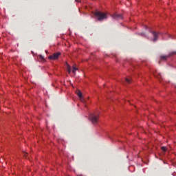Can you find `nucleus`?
I'll use <instances>...</instances> for the list:
<instances>
[{"label":"nucleus","instance_id":"obj_16","mask_svg":"<svg viewBox=\"0 0 176 176\" xmlns=\"http://www.w3.org/2000/svg\"><path fill=\"white\" fill-rule=\"evenodd\" d=\"M140 35H141L142 36H144V33H141Z\"/></svg>","mask_w":176,"mask_h":176},{"label":"nucleus","instance_id":"obj_3","mask_svg":"<svg viewBox=\"0 0 176 176\" xmlns=\"http://www.w3.org/2000/svg\"><path fill=\"white\" fill-rule=\"evenodd\" d=\"M60 56H61V53L60 52H56L54 53L52 55H50L48 58L49 60H58V57H60Z\"/></svg>","mask_w":176,"mask_h":176},{"label":"nucleus","instance_id":"obj_5","mask_svg":"<svg viewBox=\"0 0 176 176\" xmlns=\"http://www.w3.org/2000/svg\"><path fill=\"white\" fill-rule=\"evenodd\" d=\"M150 32L152 33V35L153 36V42H156V41H157V38L160 35V33H157L156 32H152V31H150Z\"/></svg>","mask_w":176,"mask_h":176},{"label":"nucleus","instance_id":"obj_14","mask_svg":"<svg viewBox=\"0 0 176 176\" xmlns=\"http://www.w3.org/2000/svg\"><path fill=\"white\" fill-rule=\"evenodd\" d=\"M80 99L82 102H85V99H83V98L81 97L80 98Z\"/></svg>","mask_w":176,"mask_h":176},{"label":"nucleus","instance_id":"obj_13","mask_svg":"<svg viewBox=\"0 0 176 176\" xmlns=\"http://www.w3.org/2000/svg\"><path fill=\"white\" fill-rule=\"evenodd\" d=\"M39 58H41V60H45V58L42 55H39Z\"/></svg>","mask_w":176,"mask_h":176},{"label":"nucleus","instance_id":"obj_11","mask_svg":"<svg viewBox=\"0 0 176 176\" xmlns=\"http://www.w3.org/2000/svg\"><path fill=\"white\" fill-rule=\"evenodd\" d=\"M67 72L69 74H71V67L69 66L67 67Z\"/></svg>","mask_w":176,"mask_h":176},{"label":"nucleus","instance_id":"obj_7","mask_svg":"<svg viewBox=\"0 0 176 176\" xmlns=\"http://www.w3.org/2000/svg\"><path fill=\"white\" fill-rule=\"evenodd\" d=\"M76 71H78V67H76V66H73L72 67L73 74H76Z\"/></svg>","mask_w":176,"mask_h":176},{"label":"nucleus","instance_id":"obj_8","mask_svg":"<svg viewBox=\"0 0 176 176\" xmlns=\"http://www.w3.org/2000/svg\"><path fill=\"white\" fill-rule=\"evenodd\" d=\"M76 94H77V95L78 96V97H79L80 98H82V92H80V91H79V90L77 91Z\"/></svg>","mask_w":176,"mask_h":176},{"label":"nucleus","instance_id":"obj_4","mask_svg":"<svg viewBox=\"0 0 176 176\" xmlns=\"http://www.w3.org/2000/svg\"><path fill=\"white\" fill-rule=\"evenodd\" d=\"M111 17L114 19L115 20H123V16L120 14H114L111 15Z\"/></svg>","mask_w":176,"mask_h":176},{"label":"nucleus","instance_id":"obj_2","mask_svg":"<svg viewBox=\"0 0 176 176\" xmlns=\"http://www.w3.org/2000/svg\"><path fill=\"white\" fill-rule=\"evenodd\" d=\"M89 120H91V123L94 124H97V123H98V116L94 114L89 115Z\"/></svg>","mask_w":176,"mask_h":176},{"label":"nucleus","instance_id":"obj_6","mask_svg":"<svg viewBox=\"0 0 176 176\" xmlns=\"http://www.w3.org/2000/svg\"><path fill=\"white\" fill-rule=\"evenodd\" d=\"M168 57H170V56H161V60L166 61V60H167V58H168Z\"/></svg>","mask_w":176,"mask_h":176},{"label":"nucleus","instance_id":"obj_15","mask_svg":"<svg viewBox=\"0 0 176 176\" xmlns=\"http://www.w3.org/2000/svg\"><path fill=\"white\" fill-rule=\"evenodd\" d=\"M174 54H176V52H173L170 53V55H174Z\"/></svg>","mask_w":176,"mask_h":176},{"label":"nucleus","instance_id":"obj_1","mask_svg":"<svg viewBox=\"0 0 176 176\" xmlns=\"http://www.w3.org/2000/svg\"><path fill=\"white\" fill-rule=\"evenodd\" d=\"M94 14L95 19H97L98 21H104V20H107V19H108V14L101 11H96V12H94Z\"/></svg>","mask_w":176,"mask_h":176},{"label":"nucleus","instance_id":"obj_9","mask_svg":"<svg viewBox=\"0 0 176 176\" xmlns=\"http://www.w3.org/2000/svg\"><path fill=\"white\" fill-rule=\"evenodd\" d=\"M125 82H126V83L130 84V83H131V79H130V78H125Z\"/></svg>","mask_w":176,"mask_h":176},{"label":"nucleus","instance_id":"obj_12","mask_svg":"<svg viewBox=\"0 0 176 176\" xmlns=\"http://www.w3.org/2000/svg\"><path fill=\"white\" fill-rule=\"evenodd\" d=\"M23 156H24V157H27V156H28V153H24Z\"/></svg>","mask_w":176,"mask_h":176},{"label":"nucleus","instance_id":"obj_10","mask_svg":"<svg viewBox=\"0 0 176 176\" xmlns=\"http://www.w3.org/2000/svg\"><path fill=\"white\" fill-rule=\"evenodd\" d=\"M161 149L164 151V152H166V151H167V148L166 146H162L161 148Z\"/></svg>","mask_w":176,"mask_h":176}]
</instances>
